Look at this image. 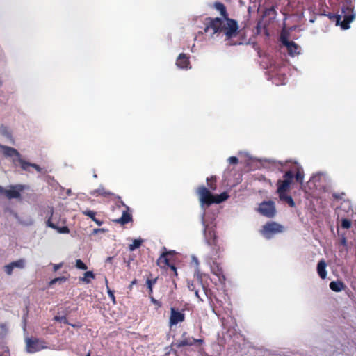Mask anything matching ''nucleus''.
Wrapping results in <instances>:
<instances>
[{
  "label": "nucleus",
  "mask_w": 356,
  "mask_h": 356,
  "mask_svg": "<svg viewBox=\"0 0 356 356\" xmlns=\"http://www.w3.org/2000/svg\"><path fill=\"white\" fill-rule=\"evenodd\" d=\"M213 8L220 12L222 17H207L205 19L204 32L213 35H223L225 40L229 45L241 44L242 42L234 41V38L238 34V22L229 17L225 6L221 2H215Z\"/></svg>",
  "instance_id": "obj_1"
},
{
  "label": "nucleus",
  "mask_w": 356,
  "mask_h": 356,
  "mask_svg": "<svg viewBox=\"0 0 356 356\" xmlns=\"http://www.w3.org/2000/svg\"><path fill=\"white\" fill-rule=\"evenodd\" d=\"M0 149L6 157L12 159V163L15 166L19 164L22 170L26 172H30L29 168L32 167L37 172H41L42 168L38 164L22 159L21 154L16 149L3 145H0Z\"/></svg>",
  "instance_id": "obj_2"
},
{
  "label": "nucleus",
  "mask_w": 356,
  "mask_h": 356,
  "mask_svg": "<svg viewBox=\"0 0 356 356\" xmlns=\"http://www.w3.org/2000/svg\"><path fill=\"white\" fill-rule=\"evenodd\" d=\"M337 24H339L342 29L350 28V23L355 19L353 9L350 6H343L340 14L336 17Z\"/></svg>",
  "instance_id": "obj_3"
},
{
  "label": "nucleus",
  "mask_w": 356,
  "mask_h": 356,
  "mask_svg": "<svg viewBox=\"0 0 356 356\" xmlns=\"http://www.w3.org/2000/svg\"><path fill=\"white\" fill-rule=\"evenodd\" d=\"M293 179L294 173L291 170L286 172L283 175V179H279L277 182V193L282 194L289 192Z\"/></svg>",
  "instance_id": "obj_4"
},
{
  "label": "nucleus",
  "mask_w": 356,
  "mask_h": 356,
  "mask_svg": "<svg viewBox=\"0 0 356 356\" xmlns=\"http://www.w3.org/2000/svg\"><path fill=\"white\" fill-rule=\"evenodd\" d=\"M283 227L276 222H268L263 225L261 234L266 238L270 239L274 235L283 232Z\"/></svg>",
  "instance_id": "obj_5"
},
{
  "label": "nucleus",
  "mask_w": 356,
  "mask_h": 356,
  "mask_svg": "<svg viewBox=\"0 0 356 356\" xmlns=\"http://www.w3.org/2000/svg\"><path fill=\"white\" fill-rule=\"evenodd\" d=\"M204 237L207 244L211 247V254L214 257H218L220 248L218 245V240L216 233L213 230L204 229Z\"/></svg>",
  "instance_id": "obj_6"
},
{
  "label": "nucleus",
  "mask_w": 356,
  "mask_h": 356,
  "mask_svg": "<svg viewBox=\"0 0 356 356\" xmlns=\"http://www.w3.org/2000/svg\"><path fill=\"white\" fill-rule=\"evenodd\" d=\"M163 252L156 260L157 266L164 270H167L168 267L172 263V257L176 252L174 250H167L166 248H163Z\"/></svg>",
  "instance_id": "obj_7"
},
{
  "label": "nucleus",
  "mask_w": 356,
  "mask_h": 356,
  "mask_svg": "<svg viewBox=\"0 0 356 356\" xmlns=\"http://www.w3.org/2000/svg\"><path fill=\"white\" fill-rule=\"evenodd\" d=\"M26 345L27 352L30 353H33L47 348L46 341L38 338H27L26 339Z\"/></svg>",
  "instance_id": "obj_8"
},
{
  "label": "nucleus",
  "mask_w": 356,
  "mask_h": 356,
  "mask_svg": "<svg viewBox=\"0 0 356 356\" xmlns=\"http://www.w3.org/2000/svg\"><path fill=\"white\" fill-rule=\"evenodd\" d=\"M197 192L202 207L204 205L209 207L214 204V195L205 186H200Z\"/></svg>",
  "instance_id": "obj_9"
},
{
  "label": "nucleus",
  "mask_w": 356,
  "mask_h": 356,
  "mask_svg": "<svg viewBox=\"0 0 356 356\" xmlns=\"http://www.w3.org/2000/svg\"><path fill=\"white\" fill-rule=\"evenodd\" d=\"M24 190L22 184L11 185L9 189H4L0 186V194H3L8 199H17L21 197V192Z\"/></svg>",
  "instance_id": "obj_10"
},
{
  "label": "nucleus",
  "mask_w": 356,
  "mask_h": 356,
  "mask_svg": "<svg viewBox=\"0 0 356 356\" xmlns=\"http://www.w3.org/2000/svg\"><path fill=\"white\" fill-rule=\"evenodd\" d=\"M258 211L264 216L273 218L276 213L275 202L272 200L262 202L259 204Z\"/></svg>",
  "instance_id": "obj_11"
},
{
  "label": "nucleus",
  "mask_w": 356,
  "mask_h": 356,
  "mask_svg": "<svg viewBox=\"0 0 356 356\" xmlns=\"http://www.w3.org/2000/svg\"><path fill=\"white\" fill-rule=\"evenodd\" d=\"M185 320V314L184 312L176 309L174 307L170 309V325H175L179 323L184 322Z\"/></svg>",
  "instance_id": "obj_12"
},
{
  "label": "nucleus",
  "mask_w": 356,
  "mask_h": 356,
  "mask_svg": "<svg viewBox=\"0 0 356 356\" xmlns=\"http://www.w3.org/2000/svg\"><path fill=\"white\" fill-rule=\"evenodd\" d=\"M193 345H194V338L187 336L186 332H184L181 334V339L174 343V346L177 348H181L184 346H191Z\"/></svg>",
  "instance_id": "obj_13"
},
{
  "label": "nucleus",
  "mask_w": 356,
  "mask_h": 356,
  "mask_svg": "<svg viewBox=\"0 0 356 356\" xmlns=\"http://www.w3.org/2000/svg\"><path fill=\"white\" fill-rule=\"evenodd\" d=\"M176 65L181 69L190 68L189 57L186 54H180L177 59Z\"/></svg>",
  "instance_id": "obj_14"
},
{
  "label": "nucleus",
  "mask_w": 356,
  "mask_h": 356,
  "mask_svg": "<svg viewBox=\"0 0 356 356\" xmlns=\"http://www.w3.org/2000/svg\"><path fill=\"white\" fill-rule=\"evenodd\" d=\"M211 268L212 273L218 277L220 282L225 280V277L223 274V270L217 262L213 261Z\"/></svg>",
  "instance_id": "obj_15"
},
{
  "label": "nucleus",
  "mask_w": 356,
  "mask_h": 356,
  "mask_svg": "<svg viewBox=\"0 0 356 356\" xmlns=\"http://www.w3.org/2000/svg\"><path fill=\"white\" fill-rule=\"evenodd\" d=\"M326 266H327V264L323 259L320 260L317 264L316 270H317L318 275L323 280L325 279L327 277V273L326 270Z\"/></svg>",
  "instance_id": "obj_16"
},
{
  "label": "nucleus",
  "mask_w": 356,
  "mask_h": 356,
  "mask_svg": "<svg viewBox=\"0 0 356 356\" xmlns=\"http://www.w3.org/2000/svg\"><path fill=\"white\" fill-rule=\"evenodd\" d=\"M47 226L56 229L58 233L60 234H69L70 229L67 226L58 227L56 224L51 222V216L46 222Z\"/></svg>",
  "instance_id": "obj_17"
},
{
  "label": "nucleus",
  "mask_w": 356,
  "mask_h": 356,
  "mask_svg": "<svg viewBox=\"0 0 356 356\" xmlns=\"http://www.w3.org/2000/svg\"><path fill=\"white\" fill-rule=\"evenodd\" d=\"M115 222L120 225H125L132 221V216L128 211H124L120 218L114 220Z\"/></svg>",
  "instance_id": "obj_18"
},
{
  "label": "nucleus",
  "mask_w": 356,
  "mask_h": 356,
  "mask_svg": "<svg viewBox=\"0 0 356 356\" xmlns=\"http://www.w3.org/2000/svg\"><path fill=\"white\" fill-rule=\"evenodd\" d=\"M285 47H286L289 55L293 56L299 54L300 47L293 41L289 42L286 43Z\"/></svg>",
  "instance_id": "obj_19"
},
{
  "label": "nucleus",
  "mask_w": 356,
  "mask_h": 356,
  "mask_svg": "<svg viewBox=\"0 0 356 356\" xmlns=\"http://www.w3.org/2000/svg\"><path fill=\"white\" fill-rule=\"evenodd\" d=\"M330 289L334 292H340L345 289L346 286L342 281H332L329 285Z\"/></svg>",
  "instance_id": "obj_20"
},
{
  "label": "nucleus",
  "mask_w": 356,
  "mask_h": 356,
  "mask_svg": "<svg viewBox=\"0 0 356 356\" xmlns=\"http://www.w3.org/2000/svg\"><path fill=\"white\" fill-rule=\"evenodd\" d=\"M82 213L86 216H88L91 218L92 221H94L97 225L101 226L103 224V221L97 219L96 218L97 213L92 210H86L83 211Z\"/></svg>",
  "instance_id": "obj_21"
},
{
  "label": "nucleus",
  "mask_w": 356,
  "mask_h": 356,
  "mask_svg": "<svg viewBox=\"0 0 356 356\" xmlns=\"http://www.w3.org/2000/svg\"><path fill=\"white\" fill-rule=\"evenodd\" d=\"M94 196H103L105 197H109L113 195V193L107 190H106L104 187H100L98 189L94 190L90 193Z\"/></svg>",
  "instance_id": "obj_22"
},
{
  "label": "nucleus",
  "mask_w": 356,
  "mask_h": 356,
  "mask_svg": "<svg viewBox=\"0 0 356 356\" xmlns=\"http://www.w3.org/2000/svg\"><path fill=\"white\" fill-rule=\"evenodd\" d=\"M280 201L285 202L291 207L296 206L295 202L293 201L291 196L288 195L286 193L278 194Z\"/></svg>",
  "instance_id": "obj_23"
},
{
  "label": "nucleus",
  "mask_w": 356,
  "mask_h": 356,
  "mask_svg": "<svg viewBox=\"0 0 356 356\" xmlns=\"http://www.w3.org/2000/svg\"><path fill=\"white\" fill-rule=\"evenodd\" d=\"M95 275L92 271H87L84 273V276L82 277H79V281L83 282L86 284H89L90 282V279H95Z\"/></svg>",
  "instance_id": "obj_24"
},
{
  "label": "nucleus",
  "mask_w": 356,
  "mask_h": 356,
  "mask_svg": "<svg viewBox=\"0 0 356 356\" xmlns=\"http://www.w3.org/2000/svg\"><path fill=\"white\" fill-rule=\"evenodd\" d=\"M158 277L149 279L147 278L146 280V285L148 289L149 295L151 296L153 293V286L156 283Z\"/></svg>",
  "instance_id": "obj_25"
},
{
  "label": "nucleus",
  "mask_w": 356,
  "mask_h": 356,
  "mask_svg": "<svg viewBox=\"0 0 356 356\" xmlns=\"http://www.w3.org/2000/svg\"><path fill=\"white\" fill-rule=\"evenodd\" d=\"M229 197V195L227 193L224 192L220 193V195H214V203L219 204L221 203L226 200H227Z\"/></svg>",
  "instance_id": "obj_26"
},
{
  "label": "nucleus",
  "mask_w": 356,
  "mask_h": 356,
  "mask_svg": "<svg viewBox=\"0 0 356 356\" xmlns=\"http://www.w3.org/2000/svg\"><path fill=\"white\" fill-rule=\"evenodd\" d=\"M207 182L209 188L211 190H216L217 188L216 185V177L215 176H211V177H208L207 179Z\"/></svg>",
  "instance_id": "obj_27"
},
{
  "label": "nucleus",
  "mask_w": 356,
  "mask_h": 356,
  "mask_svg": "<svg viewBox=\"0 0 356 356\" xmlns=\"http://www.w3.org/2000/svg\"><path fill=\"white\" fill-rule=\"evenodd\" d=\"M294 178L296 179L297 182L302 184L304 179V172L302 169H297V171L294 175Z\"/></svg>",
  "instance_id": "obj_28"
},
{
  "label": "nucleus",
  "mask_w": 356,
  "mask_h": 356,
  "mask_svg": "<svg viewBox=\"0 0 356 356\" xmlns=\"http://www.w3.org/2000/svg\"><path fill=\"white\" fill-rule=\"evenodd\" d=\"M13 268H17L19 269H22L25 267L26 261L24 259H19L15 261H13L10 263Z\"/></svg>",
  "instance_id": "obj_29"
},
{
  "label": "nucleus",
  "mask_w": 356,
  "mask_h": 356,
  "mask_svg": "<svg viewBox=\"0 0 356 356\" xmlns=\"http://www.w3.org/2000/svg\"><path fill=\"white\" fill-rule=\"evenodd\" d=\"M143 240L141 239H134L133 243L129 245V250L130 251H134L136 248H138L142 245Z\"/></svg>",
  "instance_id": "obj_30"
},
{
  "label": "nucleus",
  "mask_w": 356,
  "mask_h": 356,
  "mask_svg": "<svg viewBox=\"0 0 356 356\" xmlns=\"http://www.w3.org/2000/svg\"><path fill=\"white\" fill-rule=\"evenodd\" d=\"M289 37V33L286 31L285 30H282L280 34V41L282 43L284 46L286 44L289 42H290L288 40Z\"/></svg>",
  "instance_id": "obj_31"
},
{
  "label": "nucleus",
  "mask_w": 356,
  "mask_h": 356,
  "mask_svg": "<svg viewBox=\"0 0 356 356\" xmlns=\"http://www.w3.org/2000/svg\"><path fill=\"white\" fill-rule=\"evenodd\" d=\"M106 286H107V293H108V297L110 298V299L111 300V301L113 302V303L114 305L116 304V300H115V295H114V291H112L108 286V281L106 279Z\"/></svg>",
  "instance_id": "obj_32"
},
{
  "label": "nucleus",
  "mask_w": 356,
  "mask_h": 356,
  "mask_svg": "<svg viewBox=\"0 0 356 356\" xmlns=\"http://www.w3.org/2000/svg\"><path fill=\"white\" fill-rule=\"evenodd\" d=\"M75 266L80 270H86L88 269L87 265L79 259L76 260Z\"/></svg>",
  "instance_id": "obj_33"
},
{
  "label": "nucleus",
  "mask_w": 356,
  "mask_h": 356,
  "mask_svg": "<svg viewBox=\"0 0 356 356\" xmlns=\"http://www.w3.org/2000/svg\"><path fill=\"white\" fill-rule=\"evenodd\" d=\"M352 225L351 220L347 218H343L341 220V226L343 229H349Z\"/></svg>",
  "instance_id": "obj_34"
},
{
  "label": "nucleus",
  "mask_w": 356,
  "mask_h": 356,
  "mask_svg": "<svg viewBox=\"0 0 356 356\" xmlns=\"http://www.w3.org/2000/svg\"><path fill=\"white\" fill-rule=\"evenodd\" d=\"M67 280V278L64 276L56 277L50 281L49 284L53 285L57 282H60V283L65 282Z\"/></svg>",
  "instance_id": "obj_35"
},
{
  "label": "nucleus",
  "mask_w": 356,
  "mask_h": 356,
  "mask_svg": "<svg viewBox=\"0 0 356 356\" xmlns=\"http://www.w3.org/2000/svg\"><path fill=\"white\" fill-rule=\"evenodd\" d=\"M3 269H4V271L5 273L8 275H11L13 274V266L11 265V264H8L7 265H5L4 267H3Z\"/></svg>",
  "instance_id": "obj_36"
},
{
  "label": "nucleus",
  "mask_w": 356,
  "mask_h": 356,
  "mask_svg": "<svg viewBox=\"0 0 356 356\" xmlns=\"http://www.w3.org/2000/svg\"><path fill=\"white\" fill-rule=\"evenodd\" d=\"M55 320L64 323L65 324L70 325L72 327H75V325L68 323V321L65 316H55Z\"/></svg>",
  "instance_id": "obj_37"
},
{
  "label": "nucleus",
  "mask_w": 356,
  "mask_h": 356,
  "mask_svg": "<svg viewBox=\"0 0 356 356\" xmlns=\"http://www.w3.org/2000/svg\"><path fill=\"white\" fill-rule=\"evenodd\" d=\"M196 281L199 285H200L203 289L204 290L205 293L207 294V288L204 286V285L202 283V278L200 274H197L196 275Z\"/></svg>",
  "instance_id": "obj_38"
},
{
  "label": "nucleus",
  "mask_w": 356,
  "mask_h": 356,
  "mask_svg": "<svg viewBox=\"0 0 356 356\" xmlns=\"http://www.w3.org/2000/svg\"><path fill=\"white\" fill-rule=\"evenodd\" d=\"M0 134L7 137L10 136V134L8 131L7 127L3 125H1L0 127Z\"/></svg>",
  "instance_id": "obj_39"
},
{
  "label": "nucleus",
  "mask_w": 356,
  "mask_h": 356,
  "mask_svg": "<svg viewBox=\"0 0 356 356\" xmlns=\"http://www.w3.org/2000/svg\"><path fill=\"white\" fill-rule=\"evenodd\" d=\"M168 268H169L171 270L174 275L177 276V268L173 261Z\"/></svg>",
  "instance_id": "obj_40"
},
{
  "label": "nucleus",
  "mask_w": 356,
  "mask_h": 356,
  "mask_svg": "<svg viewBox=\"0 0 356 356\" xmlns=\"http://www.w3.org/2000/svg\"><path fill=\"white\" fill-rule=\"evenodd\" d=\"M228 161L229 162L230 164H234V165H236L238 163V159L236 156H230L229 159H228Z\"/></svg>",
  "instance_id": "obj_41"
},
{
  "label": "nucleus",
  "mask_w": 356,
  "mask_h": 356,
  "mask_svg": "<svg viewBox=\"0 0 356 356\" xmlns=\"http://www.w3.org/2000/svg\"><path fill=\"white\" fill-rule=\"evenodd\" d=\"M188 288L190 291H193L197 288L196 284L193 281H192L191 282H188Z\"/></svg>",
  "instance_id": "obj_42"
},
{
  "label": "nucleus",
  "mask_w": 356,
  "mask_h": 356,
  "mask_svg": "<svg viewBox=\"0 0 356 356\" xmlns=\"http://www.w3.org/2000/svg\"><path fill=\"white\" fill-rule=\"evenodd\" d=\"M344 195L345 194L343 193H342L341 194L334 193L332 194V197L335 200H341V199H342V196Z\"/></svg>",
  "instance_id": "obj_43"
},
{
  "label": "nucleus",
  "mask_w": 356,
  "mask_h": 356,
  "mask_svg": "<svg viewBox=\"0 0 356 356\" xmlns=\"http://www.w3.org/2000/svg\"><path fill=\"white\" fill-rule=\"evenodd\" d=\"M150 298H151V301L154 304L156 305L159 307H161V302H159V300L154 299V298L152 295L150 296Z\"/></svg>",
  "instance_id": "obj_44"
},
{
  "label": "nucleus",
  "mask_w": 356,
  "mask_h": 356,
  "mask_svg": "<svg viewBox=\"0 0 356 356\" xmlns=\"http://www.w3.org/2000/svg\"><path fill=\"white\" fill-rule=\"evenodd\" d=\"M195 343H197L198 345H202L204 343V340L203 339H194V344Z\"/></svg>",
  "instance_id": "obj_45"
},
{
  "label": "nucleus",
  "mask_w": 356,
  "mask_h": 356,
  "mask_svg": "<svg viewBox=\"0 0 356 356\" xmlns=\"http://www.w3.org/2000/svg\"><path fill=\"white\" fill-rule=\"evenodd\" d=\"M195 293V296L201 301H203V300L200 297L198 289L197 288L193 291Z\"/></svg>",
  "instance_id": "obj_46"
},
{
  "label": "nucleus",
  "mask_w": 356,
  "mask_h": 356,
  "mask_svg": "<svg viewBox=\"0 0 356 356\" xmlns=\"http://www.w3.org/2000/svg\"><path fill=\"white\" fill-rule=\"evenodd\" d=\"M105 232L104 229H95L93 230V233L94 234H97V233H99V232Z\"/></svg>",
  "instance_id": "obj_47"
},
{
  "label": "nucleus",
  "mask_w": 356,
  "mask_h": 356,
  "mask_svg": "<svg viewBox=\"0 0 356 356\" xmlns=\"http://www.w3.org/2000/svg\"><path fill=\"white\" fill-rule=\"evenodd\" d=\"M61 266H62V264H55L54 266V271L58 270L59 268H61Z\"/></svg>",
  "instance_id": "obj_48"
},
{
  "label": "nucleus",
  "mask_w": 356,
  "mask_h": 356,
  "mask_svg": "<svg viewBox=\"0 0 356 356\" xmlns=\"http://www.w3.org/2000/svg\"><path fill=\"white\" fill-rule=\"evenodd\" d=\"M137 283V280L136 279H134V280L131 281V284L129 286V289H131L132 286L136 284Z\"/></svg>",
  "instance_id": "obj_49"
},
{
  "label": "nucleus",
  "mask_w": 356,
  "mask_h": 356,
  "mask_svg": "<svg viewBox=\"0 0 356 356\" xmlns=\"http://www.w3.org/2000/svg\"><path fill=\"white\" fill-rule=\"evenodd\" d=\"M113 259V257H108L107 259H106V262H111Z\"/></svg>",
  "instance_id": "obj_50"
},
{
  "label": "nucleus",
  "mask_w": 356,
  "mask_h": 356,
  "mask_svg": "<svg viewBox=\"0 0 356 356\" xmlns=\"http://www.w3.org/2000/svg\"><path fill=\"white\" fill-rule=\"evenodd\" d=\"M270 11L275 12L273 7H272L270 9L268 10V13H269Z\"/></svg>",
  "instance_id": "obj_51"
},
{
  "label": "nucleus",
  "mask_w": 356,
  "mask_h": 356,
  "mask_svg": "<svg viewBox=\"0 0 356 356\" xmlns=\"http://www.w3.org/2000/svg\"><path fill=\"white\" fill-rule=\"evenodd\" d=\"M86 356H91L90 352L88 353V354Z\"/></svg>",
  "instance_id": "obj_52"
},
{
  "label": "nucleus",
  "mask_w": 356,
  "mask_h": 356,
  "mask_svg": "<svg viewBox=\"0 0 356 356\" xmlns=\"http://www.w3.org/2000/svg\"><path fill=\"white\" fill-rule=\"evenodd\" d=\"M346 243V239H343L342 241V243Z\"/></svg>",
  "instance_id": "obj_53"
},
{
  "label": "nucleus",
  "mask_w": 356,
  "mask_h": 356,
  "mask_svg": "<svg viewBox=\"0 0 356 356\" xmlns=\"http://www.w3.org/2000/svg\"><path fill=\"white\" fill-rule=\"evenodd\" d=\"M0 356H4L3 355L1 354Z\"/></svg>",
  "instance_id": "obj_54"
},
{
  "label": "nucleus",
  "mask_w": 356,
  "mask_h": 356,
  "mask_svg": "<svg viewBox=\"0 0 356 356\" xmlns=\"http://www.w3.org/2000/svg\"><path fill=\"white\" fill-rule=\"evenodd\" d=\"M1 84V81H0V85Z\"/></svg>",
  "instance_id": "obj_55"
}]
</instances>
